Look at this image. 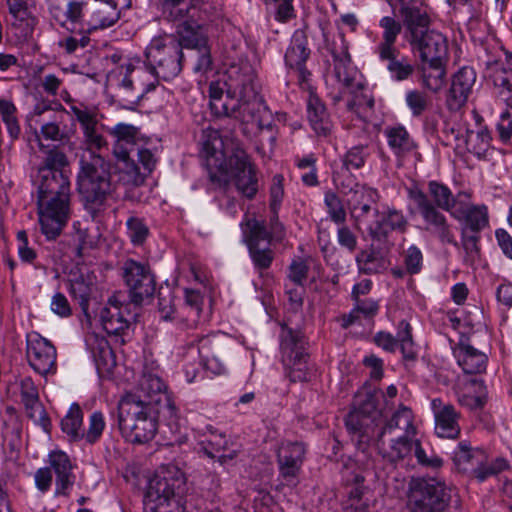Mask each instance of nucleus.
<instances>
[{
    "label": "nucleus",
    "mask_w": 512,
    "mask_h": 512,
    "mask_svg": "<svg viewBox=\"0 0 512 512\" xmlns=\"http://www.w3.org/2000/svg\"><path fill=\"white\" fill-rule=\"evenodd\" d=\"M226 100L222 104L226 116L242 123L255 124L260 130L272 127V113L256 90V73L247 61L231 65L225 73Z\"/></svg>",
    "instance_id": "nucleus-1"
},
{
    "label": "nucleus",
    "mask_w": 512,
    "mask_h": 512,
    "mask_svg": "<svg viewBox=\"0 0 512 512\" xmlns=\"http://www.w3.org/2000/svg\"><path fill=\"white\" fill-rule=\"evenodd\" d=\"M77 190L85 209L93 218L120 198L117 185L111 182L109 164L101 155L94 153L89 159H80Z\"/></svg>",
    "instance_id": "nucleus-2"
},
{
    "label": "nucleus",
    "mask_w": 512,
    "mask_h": 512,
    "mask_svg": "<svg viewBox=\"0 0 512 512\" xmlns=\"http://www.w3.org/2000/svg\"><path fill=\"white\" fill-rule=\"evenodd\" d=\"M400 13L405 28V39L421 62L447 61V38L430 27L431 18L427 9L422 5H403Z\"/></svg>",
    "instance_id": "nucleus-3"
},
{
    "label": "nucleus",
    "mask_w": 512,
    "mask_h": 512,
    "mask_svg": "<svg viewBox=\"0 0 512 512\" xmlns=\"http://www.w3.org/2000/svg\"><path fill=\"white\" fill-rule=\"evenodd\" d=\"M118 427L122 436L132 443H146L157 432L158 419L163 418L162 409L152 402L142 400L140 395L126 393L118 403Z\"/></svg>",
    "instance_id": "nucleus-4"
},
{
    "label": "nucleus",
    "mask_w": 512,
    "mask_h": 512,
    "mask_svg": "<svg viewBox=\"0 0 512 512\" xmlns=\"http://www.w3.org/2000/svg\"><path fill=\"white\" fill-rule=\"evenodd\" d=\"M38 184L37 215L42 233L47 239H56L67 225L71 215L70 182Z\"/></svg>",
    "instance_id": "nucleus-5"
},
{
    "label": "nucleus",
    "mask_w": 512,
    "mask_h": 512,
    "mask_svg": "<svg viewBox=\"0 0 512 512\" xmlns=\"http://www.w3.org/2000/svg\"><path fill=\"white\" fill-rule=\"evenodd\" d=\"M147 74L154 80H171L182 70V48L170 37H154L145 50Z\"/></svg>",
    "instance_id": "nucleus-6"
},
{
    "label": "nucleus",
    "mask_w": 512,
    "mask_h": 512,
    "mask_svg": "<svg viewBox=\"0 0 512 512\" xmlns=\"http://www.w3.org/2000/svg\"><path fill=\"white\" fill-rule=\"evenodd\" d=\"M183 484V477L177 471L176 476L170 472L157 473L150 481L144 496L145 512H182L181 500L176 489Z\"/></svg>",
    "instance_id": "nucleus-7"
},
{
    "label": "nucleus",
    "mask_w": 512,
    "mask_h": 512,
    "mask_svg": "<svg viewBox=\"0 0 512 512\" xmlns=\"http://www.w3.org/2000/svg\"><path fill=\"white\" fill-rule=\"evenodd\" d=\"M451 500V489L435 480L418 479L411 483L409 512H443Z\"/></svg>",
    "instance_id": "nucleus-8"
},
{
    "label": "nucleus",
    "mask_w": 512,
    "mask_h": 512,
    "mask_svg": "<svg viewBox=\"0 0 512 512\" xmlns=\"http://www.w3.org/2000/svg\"><path fill=\"white\" fill-rule=\"evenodd\" d=\"M305 339L299 332L286 330L281 337V360L285 375L291 382H304L310 378Z\"/></svg>",
    "instance_id": "nucleus-9"
},
{
    "label": "nucleus",
    "mask_w": 512,
    "mask_h": 512,
    "mask_svg": "<svg viewBox=\"0 0 512 512\" xmlns=\"http://www.w3.org/2000/svg\"><path fill=\"white\" fill-rule=\"evenodd\" d=\"M117 70L116 97L126 109H133L147 93L155 90L158 85V80L144 83L143 79L147 75V71H135L131 64H121Z\"/></svg>",
    "instance_id": "nucleus-10"
},
{
    "label": "nucleus",
    "mask_w": 512,
    "mask_h": 512,
    "mask_svg": "<svg viewBox=\"0 0 512 512\" xmlns=\"http://www.w3.org/2000/svg\"><path fill=\"white\" fill-rule=\"evenodd\" d=\"M330 50L333 56V69L330 79L335 81L331 91L341 90L345 92L351 87H361V83L364 81L363 75L353 65L348 52V43L343 35H339L333 41Z\"/></svg>",
    "instance_id": "nucleus-11"
},
{
    "label": "nucleus",
    "mask_w": 512,
    "mask_h": 512,
    "mask_svg": "<svg viewBox=\"0 0 512 512\" xmlns=\"http://www.w3.org/2000/svg\"><path fill=\"white\" fill-rule=\"evenodd\" d=\"M137 391L142 400L152 402L154 407L162 409L163 419L176 420L178 409L167 392V386L157 371L145 369L139 379Z\"/></svg>",
    "instance_id": "nucleus-12"
},
{
    "label": "nucleus",
    "mask_w": 512,
    "mask_h": 512,
    "mask_svg": "<svg viewBox=\"0 0 512 512\" xmlns=\"http://www.w3.org/2000/svg\"><path fill=\"white\" fill-rule=\"evenodd\" d=\"M201 145L209 165L216 169L226 168L231 154L242 149L239 141L228 132L207 127L202 131Z\"/></svg>",
    "instance_id": "nucleus-13"
},
{
    "label": "nucleus",
    "mask_w": 512,
    "mask_h": 512,
    "mask_svg": "<svg viewBox=\"0 0 512 512\" xmlns=\"http://www.w3.org/2000/svg\"><path fill=\"white\" fill-rule=\"evenodd\" d=\"M122 274L134 304L139 305L145 299L153 296L156 290V281L148 264L127 259L123 263Z\"/></svg>",
    "instance_id": "nucleus-14"
},
{
    "label": "nucleus",
    "mask_w": 512,
    "mask_h": 512,
    "mask_svg": "<svg viewBox=\"0 0 512 512\" xmlns=\"http://www.w3.org/2000/svg\"><path fill=\"white\" fill-rule=\"evenodd\" d=\"M218 170L232 176L237 191L245 198L253 199L256 196L259 189L256 167L243 149H238L235 154H231L226 168Z\"/></svg>",
    "instance_id": "nucleus-15"
},
{
    "label": "nucleus",
    "mask_w": 512,
    "mask_h": 512,
    "mask_svg": "<svg viewBox=\"0 0 512 512\" xmlns=\"http://www.w3.org/2000/svg\"><path fill=\"white\" fill-rule=\"evenodd\" d=\"M375 405L367 400L360 407L353 409L346 417V428L358 449L365 451L375 439Z\"/></svg>",
    "instance_id": "nucleus-16"
},
{
    "label": "nucleus",
    "mask_w": 512,
    "mask_h": 512,
    "mask_svg": "<svg viewBox=\"0 0 512 512\" xmlns=\"http://www.w3.org/2000/svg\"><path fill=\"white\" fill-rule=\"evenodd\" d=\"M329 96L335 106L344 102L346 110L364 123H367L373 114L374 98L365 81L361 83V87H351L345 92L330 91Z\"/></svg>",
    "instance_id": "nucleus-17"
},
{
    "label": "nucleus",
    "mask_w": 512,
    "mask_h": 512,
    "mask_svg": "<svg viewBox=\"0 0 512 512\" xmlns=\"http://www.w3.org/2000/svg\"><path fill=\"white\" fill-rule=\"evenodd\" d=\"M26 356L30 366L40 375L54 374L57 370L56 348L38 333L27 336Z\"/></svg>",
    "instance_id": "nucleus-18"
},
{
    "label": "nucleus",
    "mask_w": 512,
    "mask_h": 512,
    "mask_svg": "<svg viewBox=\"0 0 512 512\" xmlns=\"http://www.w3.org/2000/svg\"><path fill=\"white\" fill-rule=\"evenodd\" d=\"M228 338L223 333H213L207 336L197 337L198 353L207 370L214 374L225 371V356L227 354Z\"/></svg>",
    "instance_id": "nucleus-19"
},
{
    "label": "nucleus",
    "mask_w": 512,
    "mask_h": 512,
    "mask_svg": "<svg viewBox=\"0 0 512 512\" xmlns=\"http://www.w3.org/2000/svg\"><path fill=\"white\" fill-rule=\"evenodd\" d=\"M52 19L70 32H84L86 3L80 0H48Z\"/></svg>",
    "instance_id": "nucleus-20"
},
{
    "label": "nucleus",
    "mask_w": 512,
    "mask_h": 512,
    "mask_svg": "<svg viewBox=\"0 0 512 512\" xmlns=\"http://www.w3.org/2000/svg\"><path fill=\"white\" fill-rule=\"evenodd\" d=\"M119 0L94 1L86 6L84 32L91 33L115 25L120 19Z\"/></svg>",
    "instance_id": "nucleus-21"
},
{
    "label": "nucleus",
    "mask_w": 512,
    "mask_h": 512,
    "mask_svg": "<svg viewBox=\"0 0 512 512\" xmlns=\"http://www.w3.org/2000/svg\"><path fill=\"white\" fill-rule=\"evenodd\" d=\"M431 409L435 420V434L443 439H458L461 434L460 412L452 404L440 398L431 401Z\"/></svg>",
    "instance_id": "nucleus-22"
},
{
    "label": "nucleus",
    "mask_w": 512,
    "mask_h": 512,
    "mask_svg": "<svg viewBox=\"0 0 512 512\" xmlns=\"http://www.w3.org/2000/svg\"><path fill=\"white\" fill-rule=\"evenodd\" d=\"M305 447L300 442L283 441L277 450L280 477L291 485L296 484L304 460Z\"/></svg>",
    "instance_id": "nucleus-23"
},
{
    "label": "nucleus",
    "mask_w": 512,
    "mask_h": 512,
    "mask_svg": "<svg viewBox=\"0 0 512 512\" xmlns=\"http://www.w3.org/2000/svg\"><path fill=\"white\" fill-rule=\"evenodd\" d=\"M476 82V72L471 67H462L451 79L446 94V106L450 111L460 110L468 101Z\"/></svg>",
    "instance_id": "nucleus-24"
},
{
    "label": "nucleus",
    "mask_w": 512,
    "mask_h": 512,
    "mask_svg": "<svg viewBox=\"0 0 512 512\" xmlns=\"http://www.w3.org/2000/svg\"><path fill=\"white\" fill-rule=\"evenodd\" d=\"M408 220L401 210L387 208L378 214V218L368 225L367 230L372 242L386 243L389 233L406 232Z\"/></svg>",
    "instance_id": "nucleus-25"
},
{
    "label": "nucleus",
    "mask_w": 512,
    "mask_h": 512,
    "mask_svg": "<svg viewBox=\"0 0 512 512\" xmlns=\"http://www.w3.org/2000/svg\"><path fill=\"white\" fill-rule=\"evenodd\" d=\"M39 150L45 154L42 165L38 168V184L57 182L60 179L70 182L69 176L62 170L68 165L67 156L57 147H49L39 141Z\"/></svg>",
    "instance_id": "nucleus-26"
},
{
    "label": "nucleus",
    "mask_w": 512,
    "mask_h": 512,
    "mask_svg": "<svg viewBox=\"0 0 512 512\" xmlns=\"http://www.w3.org/2000/svg\"><path fill=\"white\" fill-rule=\"evenodd\" d=\"M48 468L55 474V495L68 496L75 483L74 466L69 456L60 450L52 451L48 455Z\"/></svg>",
    "instance_id": "nucleus-27"
},
{
    "label": "nucleus",
    "mask_w": 512,
    "mask_h": 512,
    "mask_svg": "<svg viewBox=\"0 0 512 512\" xmlns=\"http://www.w3.org/2000/svg\"><path fill=\"white\" fill-rule=\"evenodd\" d=\"M21 402L25 407L27 416L39 424L45 431L50 426V420L40 402L38 388L30 377H25L19 382Z\"/></svg>",
    "instance_id": "nucleus-28"
},
{
    "label": "nucleus",
    "mask_w": 512,
    "mask_h": 512,
    "mask_svg": "<svg viewBox=\"0 0 512 512\" xmlns=\"http://www.w3.org/2000/svg\"><path fill=\"white\" fill-rule=\"evenodd\" d=\"M470 195L466 192L458 194V206L453 211V218L458 221H464L466 226L479 232L488 224V209L484 204L474 205L469 201Z\"/></svg>",
    "instance_id": "nucleus-29"
},
{
    "label": "nucleus",
    "mask_w": 512,
    "mask_h": 512,
    "mask_svg": "<svg viewBox=\"0 0 512 512\" xmlns=\"http://www.w3.org/2000/svg\"><path fill=\"white\" fill-rule=\"evenodd\" d=\"M114 138L113 155L116 159H124L139 147L141 134L139 128L131 124L118 123L109 130Z\"/></svg>",
    "instance_id": "nucleus-30"
},
{
    "label": "nucleus",
    "mask_w": 512,
    "mask_h": 512,
    "mask_svg": "<svg viewBox=\"0 0 512 512\" xmlns=\"http://www.w3.org/2000/svg\"><path fill=\"white\" fill-rule=\"evenodd\" d=\"M118 295H112L107 303L101 307L99 317L104 330L108 334L120 335L129 327V320L125 315Z\"/></svg>",
    "instance_id": "nucleus-31"
},
{
    "label": "nucleus",
    "mask_w": 512,
    "mask_h": 512,
    "mask_svg": "<svg viewBox=\"0 0 512 512\" xmlns=\"http://www.w3.org/2000/svg\"><path fill=\"white\" fill-rule=\"evenodd\" d=\"M309 55L310 50L307 48L306 37L302 33L296 32L285 53V62L287 66L297 72L301 83L307 82L310 76L309 71L305 67V62Z\"/></svg>",
    "instance_id": "nucleus-32"
},
{
    "label": "nucleus",
    "mask_w": 512,
    "mask_h": 512,
    "mask_svg": "<svg viewBox=\"0 0 512 512\" xmlns=\"http://www.w3.org/2000/svg\"><path fill=\"white\" fill-rule=\"evenodd\" d=\"M485 77L493 84L497 97L512 109V72H507L501 62H488Z\"/></svg>",
    "instance_id": "nucleus-33"
},
{
    "label": "nucleus",
    "mask_w": 512,
    "mask_h": 512,
    "mask_svg": "<svg viewBox=\"0 0 512 512\" xmlns=\"http://www.w3.org/2000/svg\"><path fill=\"white\" fill-rule=\"evenodd\" d=\"M408 198L415 204L425 224V230L428 231L435 226H440L447 220L446 216L437 209L428 195L419 187L412 186L407 189Z\"/></svg>",
    "instance_id": "nucleus-34"
},
{
    "label": "nucleus",
    "mask_w": 512,
    "mask_h": 512,
    "mask_svg": "<svg viewBox=\"0 0 512 512\" xmlns=\"http://www.w3.org/2000/svg\"><path fill=\"white\" fill-rule=\"evenodd\" d=\"M353 194L349 200L351 203V215L357 222L365 221L371 211L379 214L373 207L379 199L378 191L374 188L356 184L352 190Z\"/></svg>",
    "instance_id": "nucleus-35"
},
{
    "label": "nucleus",
    "mask_w": 512,
    "mask_h": 512,
    "mask_svg": "<svg viewBox=\"0 0 512 512\" xmlns=\"http://www.w3.org/2000/svg\"><path fill=\"white\" fill-rule=\"evenodd\" d=\"M457 363L467 374H478L486 370L487 355L469 343L461 341L454 349Z\"/></svg>",
    "instance_id": "nucleus-36"
},
{
    "label": "nucleus",
    "mask_w": 512,
    "mask_h": 512,
    "mask_svg": "<svg viewBox=\"0 0 512 512\" xmlns=\"http://www.w3.org/2000/svg\"><path fill=\"white\" fill-rule=\"evenodd\" d=\"M307 117L311 128L319 137H328L332 130V123L324 104L311 94L307 101Z\"/></svg>",
    "instance_id": "nucleus-37"
},
{
    "label": "nucleus",
    "mask_w": 512,
    "mask_h": 512,
    "mask_svg": "<svg viewBox=\"0 0 512 512\" xmlns=\"http://www.w3.org/2000/svg\"><path fill=\"white\" fill-rule=\"evenodd\" d=\"M357 268L360 273L372 275L382 273L389 267L387 257L374 244L368 248L361 250L355 257Z\"/></svg>",
    "instance_id": "nucleus-38"
},
{
    "label": "nucleus",
    "mask_w": 512,
    "mask_h": 512,
    "mask_svg": "<svg viewBox=\"0 0 512 512\" xmlns=\"http://www.w3.org/2000/svg\"><path fill=\"white\" fill-rule=\"evenodd\" d=\"M240 226L248 249L270 246L272 238L264 221L246 217L245 220L241 222Z\"/></svg>",
    "instance_id": "nucleus-39"
},
{
    "label": "nucleus",
    "mask_w": 512,
    "mask_h": 512,
    "mask_svg": "<svg viewBox=\"0 0 512 512\" xmlns=\"http://www.w3.org/2000/svg\"><path fill=\"white\" fill-rule=\"evenodd\" d=\"M186 46L195 49V65L194 71L198 73H206L211 69L212 59L210 49L207 45V38L196 31H191L190 35L183 36Z\"/></svg>",
    "instance_id": "nucleus-40"
},
{
    "label": "nucleus",
    "mask_w": 512,
    "mask_h": 512,
    "mask_svg": "<svg viewBox=\"0 0 512 512\" xmlns=\"http://www.w3.org/2000/svg\"><path fill=\"white\" fill-rule=\"evenodd\" d=\"M395 430H401L404 432V435L407 436L415 435L416 428L413 425V413L410 408L401 406L392 417L386 421L385 425L377 434L378 444L382 441L386 433H392Z\"/></svg>",
    "instance_id": "nucleus-41"
},
{
    "label": "nucleus",
    "mask_w": 512,
    "mask_h": 512,
    "mask_svg": "<svg viewBox=\"0 0 512 512\" xmlns=\"http://www.w3.org/2000/svg\"><path fill=\"white\" fill-rule=\"evenodd\" d=\"M384 134L390 149L398 158H404L412 153L417 145L403 126L388 127Z\"/></svg>",
    "instance_id": "nucleus-42"
},
{
    "label": "nucleus",
    "mask_w": 512,
    "mask_h": 512,
    "mask_svg": "<svg viewBox=\"0 0 512 512\" xmlns=\"http://www.w3.org/2000/svg\"><path fill=\"white\" fill-rule=\"evenodd\" d=\"M382 62H386L387 71L392 80L402 82L408 80L414 73L415 67L407 56H401L400 51L391 52V55H378Z\"/></svg>",
    "instance_id": "nucleus-43"
},
{
    "label": "nucleus",
    "mask_w": 512,
    "mask_h": 512,
    "mask_svg": "<svg viewBox=\"0 0 512 512\" xmlns=\"http://www.w3.org/2000/svg\"><path fill=\"white\" fill-rule=\"evenodd\" d=\"M446 61L422 62L421 83L427 90L437 93L445 84Z\"/></svg>",
    "instance_id": "nucleus-44"
},
{
    "label": "nucleus",
    "mask_w": 512,
    "mask_h": 512,
    "mask_svg": "<svg viewBox=\"0 0 512 512\" xmlns=\"http://www.w3.org/2000/svg\"><path fill=\"white\" fill-rule=\"evenodd\" d=\"M380 27L383 29L381 41L375 47V53L378 55H391V52L399 50L395 43L398 35L401 32V24L394 18L386 16L379 22Z\"/></svg>",
    "instance_id": "nucleus-45"
},
{
    "label": "nucleus",
    "mask_w": 512,
    "mask_h": 512,
    "mask_svg": "<svg viewBox=\"0 0 512 512\" xmlns=\"http://www.w3.org/2000/svg\"><path fill=\"white\" fill-rule=\"evenodd\" d=\"M228 441L222 433L210 430L209 436L201 442L202 450L210 458H217L220 463H226L236 456V452L225 453Z\"/></svg>",
    "instance_id": "nucleus-46"
},
{
    "label": "nucleus",
    "mask_w": 512,
    "mask_h": 512,
    "mask_svg": "<svg viewBox=\"0 0 512 512\" xmlns=\"http://www.w3.org/2000/svg\"><path fill=\"white\" fill-rule=\"evenodd\" d=\"M428 192L432 198L431 202L437 209L449 212L453 216V211H456L458 206V195L454 197L448 186L437 181L428 183Z\"/></svg>",
    "instance_id": "nucleus-47"
},
{
    "label": "nucleus",
    "mask_w": 512,
    "mask_h": 512,
    "mask_svg": "<svg viewBox=\"0 0 512 512\" xmlns=\"http://www.w3.org/2000/svg\"><path fill=\"white\" fill-rule=\"evenodd\" d=\"M117 160L119 181L128 187H139L147 178L146 173L135 164L132 155Z\"/></svg>",
    "instance_id": "nucleus-48"
},
{
    "label": "nucleus",
    "mask_w": 512,
    "mask_h": 512,
    "mask_svg": "<svg viewBox=\"0 0 512 512\" xmlns=\"http://www.w3.org/2000/svg\"><path fill=\"white\" fill-rule=\"evenodd\" d=\"M491 135L486 127H478L477 130H466L467 150L478 159H484L491 147Z\"/></svg>",
    "instance_id": "nucleus-49"
},
{
    "label": "nucleus",
    "mask_w": 512,
    "mask_h": 512,
    "mask_svg": "<svg viewBox=\"0 0 512 512\" xmlns=\"http://www.w3.org/2000/svg\"><path fill=\"white\" fill-rule=\"evenodd\" d=\"M487 460L486 453L480 448H473L468 441H461L458 443L454 451V461L459 466H471V470L476 467L477 463Z\"/></svg>",
    "instance_id": "nucleus-50"
},
{
    "label": "nucleus",
    "mask_w": 512,
    "mask_h": 512,
    "mask_svg": "<svg viewBox=\"0 0 512 512\" xmlns=\"http://www.w3.org/2000/svg\"><path fill=\"white\" fill-rule=\"evenodd\" d=\"M83 412L76 403L72 404L61 421L62 431L71 441H81Z\"/></svg>",
    "instance_id": "nucleus-51"
},
{
    "label": "nucleus",
    "mask_w": 512,
    "mask_h": 512,
    "mask_svg": "<svg viewBox=\"0 0 512 512\" xmlns=\"http://www.w3.org/2000/svg\"><path fill=\"white\" fill-rule=\"evenodd\" d=\"M471 385L475 388V394L462 393L458 395V403L471 410H482L488 400L487 388L483 381L473 380Z\"/></svg>",
    "instance_id": "nucleus-52"
},
{
    "label": "nucleus",
    "mask_w": 512,
    "mask_h": 512,
    "mask_svg": "<svg viewBox=\"0 0 512 512\" xmlns=\"http://www.w3.org/2000/svg\"><path fill=\"white\" fill-rule=\"evenodd\" d=\"M69 291L71 296L78 301L83 313L89 317L88 308L92 283L81 274L70 280Z\"/></svg>",
    "instance_id": "nucleus-53"
},
{
    "label": "nucleus",
    "mask_w": 512,
    "mask_h": 512,
    "mask_svg": "<svg viewBox=\"0 0 512 512\" xmlns=\"http://www.w3.org/2000/svg\"><path fill=\"white\" fill-rule=\"evenodd\" d=\"M355 304L353 309L348 315L343 317V326L348 327L360 319V315L364 318L374 317L379 310V304L374 299H357L354 300Z\"/></svg>",
    "instance_id": "nucleus-54"
},
{
    "label": "nucleus",
    "mask_w": 512,
    "mask_h": 512,
    "mask_svg": "<svg viewBox=\"0 0 512 512\" xmlns=\"http://www.w3.org/2000/svg\"><path fill=\"white\" fill-rule=\"evenodd\" d=\"M91 353L98 370L109 371L114 367L115 358L113 351L105 339L96 338L95 343L91 347Z\"/></svg>",
    "instance_id": "nucleus-55"
},
{
    "label": "nucleus",
    "mask_w": 512,
    "mask_h": 512,
    "mask_svg": "<svg viewBox=\"0 0 512 512\" xmlns=\"http://www.w3.org/2000/svg\"><path fill=\"white\" fill-rule=\"evenodd\" d=\"M372 150L368 144L351 147L343 157V164L347 170H358L365 166L371 158Z\"/></svg>",
    "instance_id": "nucleus-56"
},
{
    "label": "nucleus",
    "mask_w": 512,
    "mask_h": 512,
    "mask_svg": "<svg viewBox=\"0 0 512 512\" xmlns=\"http://www.w3.org/2000/svg\"><path fill=\"white\" fill-rule=\"evenodd\" d=\"M106 428L105 417L102 412L94 411L88 420L87 429H83L81 434V440H84L87 444L93 445L97 443Z\"/></svg>",
    "instance_id": "nucleus-57"
},
{
    "label": "nucleus",
    "mask_w": 512,
    "mask_h": 512,
    "mask_svg": "<svg viewBox=\"0 0 512 512\" xmlns=\"http://www.w3.org/2000/svg\"><path fill=\"white\" fill-rule=\"evenodd\" d=\"M412 436L403 435L393 440L390 449L385 452L384 456L391 462H397L410 456L414 447V439Z\"/></svg>",
    "instance_id": "nucleus-58"
},
{
    "label": "nucleus",
    "mask_w": 512,
    "mask_h": 512,
    "mask_svg": "<svg viewBox=\"0 0 512 512\" xmlns=\"http://www.w3.org/2000/svg\"><path fill=\"white\" fill-rule=\"evenodd\" d=\"M72 33V35L65 36L57 42L58 48L63 54H75L79 49L87 47L90 42L88 32L76 31Z\"/></svg>",
    "instance_id": "nucleus-59"
},
{
    "label": "nucleus",
    "mask_w": 512,
    "mask_h": 512,
    "mask_svg": "<svg viewBox=\"0 0 512 512\" xmlns=\"http://www.w3.org/2000/svg\"><path fill=\"white\" fill-rule=\"evenodd\" d=\"M397 346L400 347L401 353L406 359H413L416 356L414 349V342L412 339V328L411 325L406 321L402 320L397 326Z\"/></svg>",
    "instance_id": "nucleus-60"
},
{
    "label": "nucleus",
    "mask_w": 512,
    "mask_h": 512,
    "mask_svg": "<svg viewBox=\"0 0 512 512\" xmlns=\"http://www.w3.org/2000/svg\"><path fill=\"white\" fill-rule=\"evenodd\" d=\"M324 204L332 222L337 225H342L346 222V210L342 200L338 195L332 191H328L324 196Z\"/></svg>",
    "instance_id": "nucleus-61"
},
{
    "label": "nucleus",
    "mask_w": 512,
    "mask_h": 512,
    "mask_svg": "<svg viewBox=\"0 0 512 512\" xmlns=\"http://www.w3.org/2000/svg\"><path fill=\"white\" fill-rule=\"evenodd\" d=\"M60 121L57 118H53L47 122H43L40 125V131H35V137L37 142L43 140L62 142L67 136L66 133L60 128Z\"/></svg>",
    "instance_id": "nucleus-62"
},
{
    "label": "nucleus",
    "mask_w": 512,
    "mask_h": 512,
    "mask_svg": "<svg viewBox=\"0 0 512 512\" xmlns=\"http://www.w3.org/2000/svg\"><path fill=\"white\" fill-rule=\"evenodd\" d=\"M405 102L414 117L421 116L430 104L428 95L418 89L408 90L405 94Z\"/></svg>",
    "instance_id": "nucleus-63"
},
{
    "label": "nucleus",
    "mask_w": 512,
    "mask_h": 512,
    "mask_svg": "<svg viewBox=\"0 0 512 512\" xmlns=\"http://www.w3.org/2000/svg\"><path fill=\"white\" fill-rule=\"evenodd\" d=\"M16 107L8 100L0 99V115L7 126L10 136L16 139L20 134V126L16 118Z\"/></svg>",
    "instance_id": "nucleus-64"
}]
</instances>
